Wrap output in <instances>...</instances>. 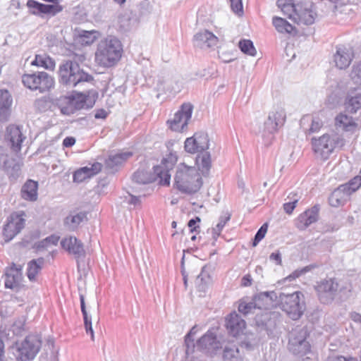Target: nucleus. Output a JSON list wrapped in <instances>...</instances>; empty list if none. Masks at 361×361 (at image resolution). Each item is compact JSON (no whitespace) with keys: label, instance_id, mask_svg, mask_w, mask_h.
<instances>
[{"label":"nucleus","instance_id":"1","mask_svg":"<svg viewBox=\"0 0 361 361\" xmlns=\"http://www.w3.org/2000/svg\"><path fill=\"white\" fill-rule=\"evenodd\" d=\"M209 147L208 135L203 132L195 133L192 137H188L184 143L185 150L188 153H199L196 157V164L204 176L208 175L212 166L210 153L205 152Z\"/></svg>","mask_w":361,"mask_h":361},{"label":"nucleus","instance_id":"21","mask_svg":"<svg viewBox=\"0 0 361 361\" xmlns=\"http://www.w3.org/2000/svg\"><path fill=\"white\" fill-rule=\"evenodd\" d=\"M246 323L236 312H232L226 319V326L228 333L235 337L243 333Z\"/></svg>","mask_w":361,"mask_h":361},{"label":"nucleus","instance_id":"44","mask_svg":"<svg viewBox=\"0 0 361 361\" xmlns=\"http://www.w3.org/2000/svg\"><path fill=\"white\" fill-rule=\"evenodd\" d=\"M238 46L241 51L243 53L255 56L257 51L253 45V43L250 39H242L239 42Z\"/></svg>","mask_w":361,"mask_h":361},{"label":"nucleus","instance_id":"4","mask_svg":"<svg viewBox=\"0 0 361 361\" xmlns=\"http://www.w3.org/2000/svg\"><path fill=\"white\" fill-rule=\"evenodd\" d=\"M59 82L67 88H73L84 82L93 81L92 75L85 72L80 65L73 60H64L58 70Z\"/></svg>","mask_w":361,"mask_h":361},{"label":"nucleus","instance_id":"15","mask_svg":"<svg viewBox=\"0 0 361 361\" xmlns=\"http://www.w3.org/2000/svg\"><path fill=\"white\" fill-rule=\"evenodd\" d=\"M25 219L17 213L11 214L4 227V235L7 240L13 239L24 228Z\"/></svg>","mask_w":361,"mask_h":361},{"label":"nucleus","instance_id":"20","mask_svg":"<svg viewBox=\"0 0 361 361\" xmlns=\"http://www.w3.org/2000/svg\"><path fill=\"white\" fill-rule=\"evenodd\" d=\"M218 41V37L207 30L200 31L193 37L194 45L201 49L213 47Z\"/></svg>","mask_w":361,"mask_h":361},{"label":"nucleus","instance_id":"41","mask_svg":"<svg viewBox=\"0 0 361 361\" xmlns=\"http://www.w3.org/2000/svg\"><path fill=\"white\" fill-rule=\"evenodd\" d=\"M231 214L228 211L224 212L223 215L219 217V223L215 228H212V235L214 239H216L225 226L226 224L231 219Z\"/></svg>","mask_w":361,"mask_h":361},{"label":"nucleus","instance_id":"57","mask_svg":"<svg viewBox=\"0 0 361 361\" xmlns=\"http://www.w3.org/2000/svg\"><path fill=\"white\" fill-rule=\"evenodd\" d=\"M269 259L271 261L275 262L277 265H281L282 264L281 254L279 251L271 253L269 256Z\"/></svg>","mask_w":361,"mask_h":361},{"label":"nucleus","instance_id":"19","mask_svg":"<svg viewBox=\"0 0 361 361\" xmlns=\"http://www.w3.org/2000/svg\"><path fill=\"white\" fill-rule=\"evenodd\" d=\"M27 6L32 11V13L35 15L49 14L54 16L61 12L63 7L59 4H44L35 0H28Z\"/></svg>","mask_w":361,"mask_h":361},{"label":"nucleus","instance_id":"63","mask_svg":"<svg viewBox=\"0 0 361 361\" xmlns=\"http://www.w3.org/2000/svg\"><path fill=\"white\" fill-rule=\"evenodd\" d=\"M48 245H56L59 241V237L51 235L46 238Z\"/></svg>","mask_w":361,"mask_h":361},{"label":"nucleus","instance_id":"50","mask_svg":"<svg viewBox=\"0 0 361 361\" xmlns=\"http://www.w3.org/2000/svg\"><path fill=\"white\" fill-rule=\"evenodd\" d=\"M11 158H9L7 149L0 146V169H8Z\"/></svg>","mask_w":361,"mask_h":361},{"label":"nucleus","instance_id":"30","mask_svg":"<svg viewBox=\"0 0 361 361\" xmlns=\"http://www.w3.org/2000/svg\"><path fill=\"white\" fill-rule=\"evenodd\" d=\"M196 346L210 352L219 348V343L213 333L207 332L197 341Z\"/></svg>","mask_w":361,"mask_h":361},{"label":"nucleus","instance_id":"48","mask_svg":"<svg viewBox=\"0 0 361 361\" xmlns=\"http://www.w3.org/2000/svg\"><path fill=\"white\" fill-rule=\"evenodd\" d=\"M350 75L354 83L361 85V61L353 65Z\"/></svg>","mask_w":361,"mask_h":361},{"label":"nucleus","instance_id":"26","mask_svg":"<svg viewBox=\"0 0 361 361\" xmlns=\"http://www.w3.org/2000/svg\"><path fill=\"white\" fill-rule=\"evenodd\" d=\"M278 298L274 291L262 292L255 295L253 300L257 309H269L273 306L274 301Z\"/></svg>","mask_w":361,"mask_h":361},{"label":"nucleus","instance_id":"5","mask_svg":"<svg viewBox=\"0 0 361 361\" xmlns=\"http://www.w3.org/2000/svg\"><path fill=\"white\" fill-rule=\"evenodd\" d=\"M122 52L121 42L117 38L110 36L98 44L95 61L100 66L111 67L120 60Z\"/></svg>","mask_w":361,"mask_h":361},{"label":"nucleus","instance_id":"14","mask_svg":"<svg viewBox=\"0 0 361 361\" xmlns=\"http://www.w3.org/2000/svg\"><path fill=\"white\" fill-rule=\"evenodd\" d=\"M193 111L190 103H183L171 120L168 121L169 128L176 132L183 131L188 124Z\"/></svg>","mask_w":361,"mask_h":361},{"label":"nucleus","instance_id":"64","mask_svg":"<svg viewBox=\"0 0 361 361\" xmlns=\"http://www.w3.org/2000/svg\"><path fill=\"white\" fill-rule=\"evenodd\" d=\"M48 245H49L47 243V239L45 238L44 240L39 242L37 247L38 248H44L46 247H47Z\"/></svg>","mask_w":361,"mask_h":361},{"label":"nucleus","instance_id":"13","mask_svg":"<svg viewBox=\"0 0 361 361\" xmlns=\"http://www.w3.org/2000/svg\"><path fill=\"white\" fill-rule=\"evenodd\" d=\"M286 119L284 107L278 104L269 111L268 117L264 123V135L274 134L282 127Z\"/></svg>","mask_w":361,"mask_h":361},{"label":"nucleus","instance_id":"17","mask_svg":"<svg viewBox=\"0 0 361 361\" xmlns=\"http://www.w3.org/2000/svg\"><path fill=\"white\" fill-rule=\"evenodd\" d=\"M25 138L20 126L10 125L7 127L5 139L14 152H18L20 150L22 143Z\"/></svg>","mask_w":361,"mask_h":361},{"label":"nucleus","instance_id":"55","mask_svg":"<svg viewBox=\"0 0 361 361\" xmlns=\"http://www.w3.org/2000/svg\"><path fill=\"white\" fill-rule=\"evenodd\" d=\"M6 338V333L0 331V361H4V339Z\"/></svg>","mask_w":361,"mask_h":361},{"label":"nucleus","instance_id":"59","mask_svg":"<svg viewBox=\"0 0 361 361\" xmlns=\"http://www.w3.org/2000/svg\"><path fill=\"white\" fill-rule=\"evenodd\" d=\"M75 143V139L73 137H66L63 141V145L66 147H72Z\"/></svg>","mask_w":361,"mask_h":361},{"label":"nucleus","instance_id":"49","mask_svg":"<svg viewBox=\"0 0 361 361\" xmlns=\"http://www.w3.org/2000/svg\"><path fill=\"white\" fill-rule=\"evenodd\" d=\"M257 306L255 305V303L254 300L246 302L245 301H242L240 302L238 306V311L243 314L244 315H247L250 313H252L253 310L257 309Z\"/></svg>","mask_w":361,"mask_h":361},{"label":"nucleus","instance_id":"47","mask_svg":"<svg viewBox=\"0 0 361 361\" xmlns=\"http://www.w3.org/2000/svg\"><path fill=\"white\" fill-rule=\"evenodd\" d=\"M346 187V190L351 195L361 186V177L357 176L351 179L348 183L341 185Z\"/></svg>","mask_w":361,"mask_h":361},{"label":"nucleus","instance_id":"51","mask_svg":"<svg viewBox=\"0 0 361 361\" xmlns=\"http://www.w3.org/2000/svg\"><path fill=\"white\" fill-rule=\"evenodd\" d=\"M288 198L290 201L283 204V209L287 214H290L295 209L300 198L295 193L293 194V197L288 196Z\"/></svg>","mask_w":361,"mask_h":361},{"label":"nucleus","instance_id":"42","mask_svg":"<svg viewBox=\"0 0 361 361\" xmlns=\"http://www.w3.org/2000/svg\"><path fill=\"white\" fill-rule=\"evenodd\" d=\"M345 105L348 111L356 112L361 107V93H357L354 96L348 95Z\"/></svg>","mask_w":361,"mask_h":361},{"label":"nucleus","instance_id":"39","mask_svg":"<svg viewBox=\"0 0 361 361\" xmlns=\"http://www.w3.org/2000/svg\"><path fill=\"white\" fill-rule=\"evenodd\" d=\"M272 23L279 32L290 34L294 30V27L292 25H290L286 20L280 17H274Z\"/></svg>","mask_w":361,"mask_h":361},{"label":"nucleus","instance_id":"16","mask_svg":"<svg viewBox=\"0 0 361 361\" xmlns=\"http://www.w3.org/2000/svg\"><path fill=\"white\" fill-rule=\"evenodd\" d=\"M22 267L13 264L5 274V287L14 291H18L23 286Z\"/></svg>","mask_w":361,"mask_h":361},{"label":"nucleus","instance_id":"37","mask_svg":"<svg viewBox=\"0 0 361 361\" xmlns=\"http://www.w3.org/2000/svg\"><path fill=\"white\" fill-rule=\"evenodd\" d=\"M80 307L81 311L83 316L84 324L87 334H90L91 336V339L94 341V331L92 326V317H89L86 310L85 303V297L83 294H80Z\"/></svg>","mask_w":361,"mask_h":361},{"label":"nucleus","instance_id":"27","mask_svg":"<svg viewBox=\"0 0 361 361\" xmlns=\"http://www.w3.org/2000/svg\"><path fill=\"white\" fill-rule=\"evenodd\" d=\"M335 125L338 129L353 133L358 129V124L353 117L344 114H338L335 118Z\"/></svg>","mask_w":361,"mask_h":361},{"label":"nucleus","instance_id":"40","mask_svg":"<svg viewBox=\"0 0 361 361\" xmlns=\"http://www.w3.org/2000/svg\"><path fill=\"white\" fill-rule=\"evenodd\" d=\"M99 32L95 30H81L79 32L78 38L82 44L90 45L99 37Z\"/></svg>","mask_w":361,"mask_h":361},{"label":"nucleus","instance_id":"53","mask_svg":"<svg viewBox=\"0 0 361 361\" xmlns=\"http://www.w3.org/2000/svg\"><path fill=\"white\" fill-rule=\"evenodd\" d=\"M35 106L39 111L44 112L49 108V102L46 99L41 98L35 101Z\"/></svg>","mask_w":361,"mask_h":361},{"label":"nucleus","instance_id":"25","mask_svg":"<svg viewBox=\"0 0 361 361\" xmlns=\"http://www.w3.org/2000/svg\"><path fill=\"white\" fill-rule=\"evenodd\" d=\"M61 245L63 249L66 250L70 254L74 255L76 257L85 255L82 243L75 237L70 236L63 239Z\"/></svg>","mask_w":361,"mask_h":361},{"label":"nucleus","instance_id":"8","mask_svg":"<svg viewBox=\"0 0 361 361\" xmlns=\"http://www.w3.org/2000/svg\"><path fill=\"white\" fill-rule=\"evenodd\" d=\"M169 162L168 159H164L161 165L153 167V173L147 172L145 169H138L133 175V180L139 184H147L159 180L162 185H169L170 183L171 173L169 166L166 163Z\"/></svg>","mask_w":361,"mask_h":361},{"label":"nucleus","instance_id":"3","mask_svg":"<svg viewBox=\"0 0 361 361\" xmlns=\"http://www.w3.org/2000/svg\"><path fill=\"white\" fill-rule=\"evenodd\" d=\"M202 185V176L195 167L179 164L174 176V187L185 194H194Z\"/></svg>","mask_w":361,"mask_h":361},{"label":"nucleus","instance_id":"24","mask_svg":"<svg viewBox=\"0 0 361 361\" xmlns=\"http://www.w3.org/2000/svg\"><path fill=\"white\" fill-rule=\"evenodd\" d=\"M102 170V164L95 162L90 166H85L77 170L73 174V181L81 183L87 178L92 177Z\"/></svg>","mask_w":361,"mask_h":361},{"label":"nucleus","instance_id":"23","mask_svg":"<svg viewBox=\"0 0 361 361\" xmlns=\"http://www.w3.org/2000/svg\"><path fill=\"white\" fill-rule=\"evenodd\" d=\"M319 210V208L316 205L301 214L297 220V227L300 230H305L316 222L318 219Z\"/></svg>","mask_w":361,"mask_h":361},{"label":"nucleus","instance_id":"58","mask_svg":"<svg viewBox=\"0 0 361 361\" xmlns=\"http://www.w3.org/2000/svg\"><path fill=\"white\" fill-rule=\"evenodd\" d=\"M305 271V270H296L294 272H293L291 274H290L288 276L286 277V280H288L290 281L295 279L296 278L299 277L302 274H303Z\"/></svg>","mask_w":361,"mask_h":361},{"label":"nucleus","instance_id":"9","mask_svg":"<svg viewBox=\"0 0 361 361\" xmlns=\"http://www.w3.org/2000/svg\"><path fill=\"white\" fill-rule=\"evenodd\" d=\"M301 296L303 297V295L298 291L292 293H280L278 295L281 308L293 320L298 319L304 311Z\"/></svg>","mask_w":361,"mask_h":361},{"label":"nucleus","instance_id":"43","mask_svg":"<svg viewBox=\"0 0 361 361\" xmlns=\"http://www.w3.org/2000/svg\"><path fill=\"white\" fill-rule=\"evenodd\" d=\"M209 281L210 277L208 274L204 272V267H203L202 272L197 276L195 279V285L198 290L204 292Z\"/></svg>","mask_w":361,"mask_h":361},{"label":"nucleus","instance_id":"6","mask_svg":"<svg viewBox=\"0 0 361 361\" xmlns=\"http://www.w3.org/2000/svg\"><path fill=\"white\" fill-rule=\"evenodd\" d=\"M97 97L98 94L95 91L75 92L70 96L61 97L59 106L61 114L69 116L78 110L92 108Z\"/></svg>","mask_w":361,"mask_h":361},{"label":"nucleus","instance_id":"31","mask_svg":"<svg viewBox=\"0 0 361 361\" xmlns=\"http://www.w3.org/2000/svg\"><path fill=\"white\" fill-rule=\"evenodd\" d=\"M38 183L32 180H27L21 188V197L28 201H36L37 199Z\"/></svg>","mask_w":361,"mask_h":361},{"label":"nucleus","instance_id":"56","mask_svg":"<svg viewBox=\"0 0 361 361\" xmlns=\"http://www.w3.org/2000/svg\"><path fill=\"white\" fill-rule=\"evenodd\" d=\"M200 221V218L198 216L195 217V219H191L190 220H189L188 226L190 228L191 233L197 231V228H199V226H196V224Z\"/></svg>","mask_w":361,"mask_h":361},{"label":"nucleus","instance_id":"11","mask_svg":"<svg viewBox=\"0 0 361 361\" xmlns=\"http://www.w3.org/2000/svg\"><path fill=\"white\" fill-rule=\"evenodd\" d=\"M42 340L38 335H29L16 348L13 353L18 361H27L35 358L39 351Z\"/></svg>","mask_w":361,"mask_h":361},{"label":"nucleus","instance_id":"62","mask_svg":"<svg viewBox=\"0 0 361 361\" xmlns=\"http://www.w3.org/2000/svg\"><path fill=\"white\" fill-rule=\"evenodd\" d=\"M128 203L133 205H137L140 203V197L130 195V200H128Z\"/></svg>","mask_w":361,"mask_h":361},{"label":"nucleus","instance_id":"60","mask_svg":"<svg viewBox=\"0 0 361 361\" xmlns=\"http://www.w3.org/2000/svg\"><path fill=\"white\" fill-rule=\"evenodd\" d=\"M106 116H107V112L103 109H97L94 114V118L97 119H99V118L104 119L106 118Z\"/></svg>","mask_w":361,"mask_h":361},{"label":"nucleus","instance_id":"34","mask_svg":"<svg viewBox=\"0 0 361 361\" xmlns=\"http://www.w3.org/2000/svg\"><path fill=\"white\" fill-rule=\"evenodd\" d=\"M132 154H133L129 152L111 154L106 160V167L114 169V168L121 165L124 161L130 158Z\"/></svg>","mask_w":361,"mask_h":361},{"label":"nucleus","instance_id":"36","mask_svg":"<svg viewBox=\"0 0 361 361\" xmlns=\"http://www.w3.org/2000/svg\"><path fill=\"white\" fill-rule=\"evenodd\" d=\"M31 64L48 70H53L55 67V61L45 53L37 54Z\"/></svg>","mask_w":361,"mask_h":361},{"label":"nucleus","instance_id":"28","mask_svg":"<svg viewBox=\"0 0 361 361\" xmlns=\"http://www.w3.org/2000/svg\"><path fill=\"white\" fill-rule=\"evenodd\" d=\"M350 194L346 190V187L341 185L331 194L329 202L331 206L338 207L343 205L349 199Z\"/></svg>","mask_w":361,"mask_h":361},{"label":"nucleus","instance_id":"7","mask_svg":"<svg viewBox=\"0 0 361 361\" xmlns=\"http://www.w3.org/2000/svg\"><path fill=\"white\" fill-rule=\"evenodd\" d=\"M345 145V140L336 134L323 135L312 138L313 151L317 157L323 160L329 158L336 147H342Z\"/></svg>","mask_w":361,"mask_h":361},{"label":"nucleus","instance_id":"38","mask_svg":"<svg viewBox=\"0 0 361 361\" xmlns=\"http://www.w3.org/2000/svg\"><path fill=\"white\" fill-rule=\"evenodd\" d=\"M85 218L86 214L84 212L70 214L65 219L64 224L69 230L74 231Z\"/></svg>","mask_w":361,"mask_h":361},{"label":"nucleus","instance_id":"52","mask_svg":"<svg viewBox=\"0 0 361 361\" xmlns=\"http://www.w3.org/2000/svg\"><path fill=\"white\" fill-rule=\"evenodd\" d=\"M268 229V225L267 223L264 224L257 231V233L255 235L252 245L254 247L257 246L258 243L264 238Z\"/></svg>","mask_w":361,"mask_h":361},{"label":"nucleus","instance_id":"2","mask_svg":"<svg viewBox=\"0 0 361 361\" xmlns=\"http://www.w3.org/2000/svg\"><path fill=\"white\" fill-rule=\"evenodd\" d=\"M277 6L283 13L297 24L312 25L314 23L316 12L310 1L278 0Z\"/></svg>","mask_w":361,"mask_h":361},{"label":"nucleus","instance_id":"10","mask_svg":"<svg viewBox=\"0 0 361 361\" xmlns=\"http://www.w3.org/2000/svg\"><path fill=\"white\" fill-rule=\"evenodd\" d=\"M314 289L319 302L324 305H329L337 298L339 293L344 290L336 279H324L317 282Z\"/></svg>","mask_w":361,"mask_h":361},{"label":"nucleus","instance_id":"45","mask_svg":"<svg viewBox=\"0 0 361 361\" xmlns=\"http://www.w3.org/2000/svg\"><path fill=\"white\" fill-rule=\"evenodd\" d=\"M20 164L17 162L16 159H13L10 161L8 169H4V171H5L10 177L16 178L20 175Z\"/></svg>","mask_w":361,"mask_h":361},{"label":"nucleus","instance_id":"32","mask_svg":"<svg viewBox=\"0 0 361 361\" xmlns=\"http://www.w3.org/2000/svg\"><path fill=\"white\" fill-rule=\"evenodd\" d=\"M311 123L309 129L306 130L307 133H317L323 126V121L319 116H313L306 115L304 116L300 120V126L302 128L305 129V125Z\"/></svg>","mask_w":361,"mask_h":361},{"label":"nucleus","instance_id":"61","mask_svg":"<svg viewBox=\"0 0 361 361\" xmlns=\"http://www.w3.org/2000/svg\"><path fill=\"white\" fill-rule=\"evenodd\" d=\"M243 286H250L252 284V279L250 275H245L243 277L241 281Z\"/></svg>","mask_w":361,"mask_h":361},{"label":"nucleus","instance_id":"35","mask_svg":"<svg viewBox=\"0 0 361 361\" xmlns=\"http://www.w3.org/2000/svg\"><path fill=\"white\" fill-rule=\"evenodd\" d=\"M224 361H242L238 347L233 343L226 345L223 352Z\"/></svg>","mask_w":361,"mask_h":361},{"label":"nucleus","instance_id":"29","mask_svg":"<svg viewBox=\"0 0 361 361\" xmlns=\"http://www.w3.org/2000/svg\"><path fill=\"white\" fill-rule=\"evenodd\" d=\"M12 99L6 90H0V121H6L10 116Z\"/></svg>","mask_w":361,"mask_h":361},{"label":"nucleus","instance_id":"54","mask_svg":"<svg viewBox=\"0 0 361 361\" xmlns=\"http://www.w3.org/2000/svg\"><path fill=\"white\" fill-rule=\"evenodd\" d=\"M231 2V7L234 13H243V4L241 0H229Z\"/></svg>","mask_w":361,"mask_h":361},{"label":"nucleus","instance_id":"22","mask_svg":"<svg viewBox=\"0 0 361 361\" xmlns=\"http://www.w3.org/2000/svg\"><path fill=\"white\" fill-rule=\"evenodd\" d=\"M288 349L294 355L303 356L310 350V345L304 336L300 337H291L288 342Z\"/></svg>","mask_w":361,"mask_h":361},{"label":"nucleus","instance_id":"18","mask_svg":"<svg viewBox=\"0 0 361 361\" xmlns=\"http://www.w3.org/2000/svg\"><path fill=\"white\" fill-rule=\"evenodd\" d=\"M353 58L354 53L351 47L343 45L336 47V51L334 55V61L337 68L340 69L348 68Z\"/></svg>","mask_w":361,"mask_h":361},{"label":"nucleus","instance_id":"46","mask_svg":"<svg viewBox=\"0 0 361 361\" xmlns=\"http://www.w3.org/2000/svg\"><path fill=\"white\" fill-rule=\"evenodd\" d=\"M197 332V326H194L190 331L185 336V343L186 346V353H188L190 350L192 351L195 347L193 336Z\"/></svg>","mask_w":361,"mask_h":361},{"label":"nucleus","instance_id":"12","mask_svg":"<svg viewBox=\"0 0 361 361\" xmlns=\"http://www.w3.org/2000/svg\"><path fill=\"white\" fill-rule=\"evenodd\" d=\"M22 81L27 88L32 90H39L41 93L49 90L54 85V78L44 71L24 74Z\"/></svg>","mask_w":361,"mask_h":361},{"label":"nucleus","instance_id":"33","mask_svg":"<svg viewBox=\"0 0 361 361\" xmlns=\"http://www.w3.org/2000/svg\"><path fill=\"white\" fill-rule=\"evenodd\" d=\"M44 264V259L42 257L32 259L27 263V276L30 281H35L37 276L40 272Z\"/></svg>","mask_w":361,"mask_h":361}]
</instances>
